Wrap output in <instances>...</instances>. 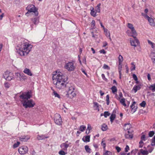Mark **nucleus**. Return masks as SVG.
I'll return each instance as SVG.
<instances>
[{
	"instance_id": "1",
	"label": "nucleus",
	"mask_w": 155,
	"mask_h": 155,
	"mask_svg": "<svg viewBox=\"0 0 155 155\" xmlns=\"http://www.w3.org/2000/svg\"><path fill=\"white\" fill-rule=\"evenodd\" d=\"M68 77L60 72L56 71L53 74V84L58 89H65L67 91L65 97L72 98L76 96L73 84L67 82Z\"/></svg>"
},
{
	"instance_id": "2",
	"label": "nucleus",
	"mask_w": 155,
	"mask_h": 155,
	"mask_svg": "<svg viewBox=\"0 0 155 155\" xmlns=\"http://www.w3.org/2000/svg\"><path fill=\"white\" fill-rule=\"evenodd\" d=\"M32 91H30L22 93L19 97L23 106L25 108H32L35 105V102L32 99H29L32 97Z\"/></svg>"
},
{
	"instance_id": "3",
	"label": "nucleus",
	"mask_w": 155,
	"mask_h": 155,
	"mask_svg": "<svg viewBox=\"0 0 155 155\" xmlns=\"http://www.w3.org/2000/svg\"><path fill=\"white\" fill-rule=\"evenodd\" d=\"M32 46L28 43H24L17 52L21 56L27 55L31 51Z\"/></svg>"
},
{
	"instance_id": "4",
	"label": "nucleus",
	"mask_w": 155,
	"mask_h": 155,
	"mask_svg": "<svg viewBox=\"0 0 155 155\" xmlns=\"http://www.w3.org/2000/svg\"><path fill=\"white\" fill-rule=\"evenodd\" d=\"M26 10H29V12H33L35 16H37L38 15V9L36 8L34 5H30L26 8Z\"/></svg>"
},
{
	"instance_id": "5",
	"label": "nucleus",
	"mask_w": 155,
	"mask_h": 155,
	"mask_svg": "<svg viewBox=\"0 0 155 155\" xmlns=\"http://www.w3.org/2000/svg\"><path fill=\"white\" fill-rule=\"evenodd\" d=\"M64 67L68 71H71L74 70L75 67L74 65V62L71 61L66 63Z\"/></svg>"
},
{
	"instance_id": "6",
	"label": "nucleus",
	"mask_w": 155,
	"mask_h": 155,
	"mask_svg": "<svg viewBox=\"0 0 155 155\" xmlns=\"http://www.w3.org/2000/svg\"><path fill=\"white\" fill-rule=\"evenodd\" d=\"M54 121L55 124L58 125L61 124L62 123V119L61 116L58 114H56L54 115Z\"/></svg>"
},
{
	"instance_id": "7",
	"label": "nucleus",
	"mask_w": 155,
	"mask_h": 155,
	"mask_svg": "<svg viewBox=\"0 0 155 155\" xmlns=\"http://www.w3.org/2000/svg\"><path fill=\"white\" fill-rule=\"evenodd\" d=\"M28 149L26 146H23L19 147L18 151L21 154H24L28 152Z\"/></svg>"
},
{
	"instance_id": "8",
	"label": "nucleus",
	"mask_w": 155,
	"mask_h": 155,
	"mask_svg": "<svg viewBox=\"0 0 155 155\" xmlns=\"http://www.w3.org/2000/svg\"><path fill=\"white\" fill-rule=\"evenodd\" d=\"M133 38L134 39V40L130 41V44L131 46L136 47L139 45V42L138 40L136 38V36H133Z\"/></svg>"
},
{
	"instance_id": "9",
	"label": "nucleus",
	"mask_w": 155,
	"mask_h": 155,
	"mask_svg": "<svg viewBox=\"0 0 155 155\" xmlns=\"http://www.w3.org/2000/svg\"><path fill=\"white\" fill-rule=\"evenodd\" d=\"M127 26L130 29L131 32H132L133 35L135 36L137 35V33L134 27H133V25L130 23H128L127 24Z\"/></svg>"
},
{
	"instance_id": "10",
	"label": "nucleus",
	"mask_w": 155,
	"mask_h": 155,
	"mask_svg": "<svg viewBox=\"0 0 155 155\" xmlns=\"http://www.w3.org/2000/svg\"><path fill=\"white\" fill-rule=\"evenodd\" d=\"M133 130H128L127 133L125 135V137L129 139H132L133 137Z\"/></svg>"
},
{
	"instance_id": "11",
	"label": "nucleus",
	"mask_w": 155,
	"mask_h": 155,
	"mask_svg": "<svg viewBox=\"0 0 155 155\" xmlns=\"http://www.w3.org/2000/svg\"><path fill=\"white\" fill-rule=\"evenodd\" d=\"M30 138L29 135H24L19 137V140L21 141L26 142Z\"/></svg>"
},
{
	"instance_id": "12",
	"label": "nucleus",
	"mask_w": 155,
	"mask_h": 155,
	"mask_svg": "<svg viewBox=\"0 0 155 155\" xmlns=\"http://www.w3.org/2000/svg\"><path fill=\"white\" fill-rule=\"evenodd\" d=\"M130 108L131 109V111L133 113H134L137 110V104L135 101H134L132 104L130 106Z\"/></svg>"
},
{
	"instance_id": "13",
	"label": "nucleus",
	"mask_w": 155,
	"mask_h": 155,
	"mask_svg": "<svg viewBox=\"0 0 155 155\" xmlns=\"http://www.w3.org/2000/svg\"><path fill=\"white\" fill-rule=\"evenodd\" d=\"M145 17L147 18L148 20L150 25L152 26H154L155 25V23L154 22V20L153 19L149 17L147 15H146Z\"/></svg>"
},
{
	"instance_id": "14",
	"label": "nucleus",
	"mask_w": 155,
	"mask_h": 155,
	"mask_svg": "<svg viewBox=\"0 0 155 155\" xmlns=\"http://www.w3.org/2000/svg\"><path fill=\"white\" fill-rule=\"evenodd\" d=\"M31 20L32 22L35 25H37L39 22V17H35L31 18Z\"/></svg>"
},
{
	"instance_id": "15",
	"label": "nucleus",
	"mask_w": 155,
	"mask_h": 155,
	"mask_svg": "<svg viewBox=\"0 0 155 155\" xmlns=\"http://www.w3.org/2000/svg\"><path fill=\"white\" fill-rule=\"evenodd\" d=\"M141 86L142 85L140 84H139L137 85H135L132 89V91H134L135 93H136L138 90H139L141 88Z\"/></svg>"
},
{
	"instance_id": "16",
	"label": "nucleus",
	"mask_w": 155,
	"mask_h": 155,
	"mask_svg": "<svg viewBox=\"0 0 155 155\" xmlns=\"http://www.w3.org/2000/svg\"><path fill=\"white\" fill-rule=\"evenodd\" d=\"M131 127V125L130 123L126 124L124 125V130H133L130 129Z\"/></svg>"
},
{
	"instance_id": "17",
	"label": "nucleus",
	"mask_w": 155,
	"mask_h": 155,
	"mask_svg": "<svg viewBox=\"0 0 155 155\" xmlns=\"http://www.w3.org/2000/svg\"><path fill=\"white\" fill-rule=\"evenodd\" d=\"M69 146V145L66 143H63L61 144L60 146V147L64 150H66Z\"/></svg>"
},
{
	"instance_id": "18",
	"label": "nucleus",
	"mask_w": 155,
	"mask_h": 155,
	"mask_svg": "<svg viewBox=\"0 0 155 155\" xmlns=\"http://www.w3.org/2000/svg\"><path fill=\"white\" fill-rule=\"evenodd\" d=\"M23 72L25 74L30 76H32L33 75L32 73L30 70L28 68H25L23 71Z\"/></svg>"
},
{
	"instance_id": "19",
	"label": "nucleus",
	"mask_w": 155,
	"mask_h": 155,
	"mask_svg": "<svg viewBox=\"0 0 155 155\" xmlns=\"http://www.w3.org/2000/svg\"><path fill=\"white\" fill-rule=\"evenodd\" d=\"M10 74H12V73L9 72L8 71H6V72L3 74V78L5 79L9 76V75Z\"/></svg>"
},
{
	"instance_id": "20",
	"label": "nucleus",
	"mask_w": 155,
	"mask_h": 155,
	"mask_svg": "<svg viewBox=\"0 0 155 155\" xmlns=\"http://www.w3.org/2000/svg\"><path fill=\"white\" fill-rule=\"evenodd\" d=\"M19 78L20 81H22L23 80L25 81L26 80L27 78L25 75L23 74H21Z\"/></svg>"
},
{
	"instance_id": "21",
	"label": "nucleus",
	"mask_w": 155,
	"mask_h": 155,
	"mask_svg": "<svg viewBox=\"0 0 155 155\" xmlns=\"http://www.w3.org/2000/svg\"><path fill=\"white\" fill-rule=\"evenodd\" d=\"M9 75V76L6 78L5 79L7 80L10 81L13 78V75L12 73L10 74V75Z\"/></svg>"
},
{
	"instance_id": "22",
	"label": "nucleus",
	"mask_w": 155,
	"mask_h": 155,
	"mask_svg": "<svg viewBox=\"0 0 155 155\" xmlns=\"http://www.w3.org/2000/svg\"><path fill=\"white\" fill-rule=\"evenodd\" d=\"M101 5V3H99L96 7L95 10L97 12H99V13L100 12Z\"/></svg>"
},
{
	"instance_id": "23",
	"label": "nucleus",
	"mask_w": 155,
	"mask_h": 155,
	"mask_svg": "<svg viewBox=\"0 0 155 155\" xmlns=\"http://www.w3.org/2000/svg\"><path fill=\"white\" fill-rule=\"evenodd\" d=\"M140 152L143 155H147L148 154L147 150H143V149L140 150Z\"/></svg>"
},
{
	"instance_id": "24",
	"label": "nucleus",
	"mask_w": 155,
	"mask_h": 155,
	"mask_svg": "<svg viewBox=\"0 0 155 155\" xmlns=\"http://www.w3.org/2000/svg\"><path fill=\"white\" fill-rule=\"evenodd\" d=\"M52 95H54L55 97H58L59 99L61 98V97L60 95L55 91H54Z\"/></svg>"
},
{
	"instance_id": "25",
	"label": "nucleus",
	"mask_w": 155,
	"mask_h": 155,
	"mask_svg": "<svg viewBox=\"0 0 155 155\" xmlns=\"http://www.w3.org/2000/svg\"><path fill=\"white\" fill-rule=\"evenodd\" d=\"M119 100L120 102L122 105L124 106H126V104L125 103V98H123L120 99Z\"/></svg>"
},
{
	"instance_id": "26",
	"label": "nucleus",
	"mask_w": 155,
	"mask_h": 155,
	"mask_svg": "<svg viewBox=\"0 0 155 155\" xmlns=\"http://www.w3.org/2000/svg\"><path fill=\"white\" fill-rule=\"evenodd\" d=\"M96 12H97L95 11L94 8H93L91 10L90 14L92 16L95 17L96 16Z\"/></svg>"
},
{
	"instance_id": "27",
	"label": "nucleus",
	"mask_w": 155,
	"mask_h": 155,
	"mask_svg": "<svg viewBox=\"0 0 155 155\" xmlns=\"http://www.w3.org/2000/svg\"><path fill=\"white\" fill-rule=\"evenodd\" d=\"M85 149L87 153H91V150L89 148L88 145H86L85 146Z\"/></svg>"
},
{
	"instance_id": "28",
	"label": "nucleus",
	"mask_w": 155,
	"mask_h": 155,
	"mask_svg": "<svg viewBox=\"0 0 155 155\" xmlns=\"http://www.w3.org/2000/svg\"><path fill=\"white\" fill-rule=\"evenodd\" d=\"M85 140H84V138L82 139L85 142H89L90 140V136L89 135L86 136H85Z\"/></svg>"
},
{
	"instance_id": "29",
	"label": "nucleus",
	"mask_w": 155,
	"mask_h": 155,
	"mask_svg": "<svg viewBox=\"0 0 155 155\" xmlns=\"http://www.w3.org/2000/svg\"><path fill=\"white\" fill-rule=\"evenodd\" d=\"M121 64L122 63H119V64L118 65L119 73V75L120 76L121 75V71L122 68V65Z\"/></svg>"
},
{
	"instance_id": "30",
	"label": "nucleus",
	"mask_w": 155,
	"mask_h": 155,
	"mask_svg": "<svg viewBox=\"0 0 155 155\" xmlns=\"http://www.w3.org/2000/svg\"><path fill=\"white\" fill-rule=\"evenodd\" d=\"M149 88L150 90H152V91L154 92L155 91V84L151 85L149 87Z\"/></svg>"
},
{
	"instance_id": "31",
	"label": "nucleus",
	"mask_w": 155,
	"mask_h": 155,
	"mask_svg": "<svg viewBox=\"0 0 155 155\" xmlns=\"http://www.w3.org/2000/svg\"><path fill=\"white\" fill-rule=\"evenodd\" d=\"M48 137H45L44 135H38L37 137V138L38 140H41L43 139H44L46 138H47Z\"/></svg>"
},
{
	"instance_id": "32",
	"label": "nucleus",
	"mask_w": 155,
	"mask_h": 155,
	"mask_svg": "<svg viewBox=\"0 0 155 155\" xmlns=\"http://www.w3.org/2000/svg\"><path fill=\"white\" fill-rule=\"evenodd\" d=\"M116 117V115L115 114H112L110 117V121L111 123H112L113 121V120H114L115 118Z\"/></svg>"
},
{
	"instance_id": "33",
	"label": "nucleus",
	"mask_w": 155,
	"mask_h": 155,
	"mask_svg": "<svg viewBox=\"0 0 155 155\" xmlns=\"http://www.w3.org/2000/svg\"><path fill=\"white\" fill-rule=\"evenodd\" d=\"M94 107L95 108V109L96 110H99V107L98 106V104L96 102H94Z\"/></svg>"
},
{
	"instance_id": "34",
	"label": "nucleus",
	"mask_w": 155,
	"mask_h": 155,
	"mask_svg": "<svg viewBox=\"0 0 155 155\" xmlns=\"http://www.w3.org/2000/svg\"><path fill=\"white\" fill-rule=\"evenodd\" d=\"M111 90H112V93H114L115 92H117V89L115 86H113L111 88Z\"/></svg>"
},
{
	"instance_id": "35",
	"label": "nucleus",
	"mask_w": 155,
	"mask_h": 155,
	"mask_svg": "<svg viewBox=\"0 0 155 155\" xmlns=\"http://www.w3.org/2000/svg\"><path fill=\"white\" fill-rule=\"evenodd\" d=\"M107 126L106 125L104 124L102 125L101 129L103 131H105V130H107Z\"/></svg>"
},
{
	"instance_id": "36",
	"label": "nucleus",
	"mask_w": 155,
	"mask_h": 155,
	"mask_svg": "<svg viewBox=\"0 0 155 155\" xmlns=\"http://www.w3.org/2000/svg\"><path fill=\"white\" fill-rule=\"evenodd\" d=\"M123 60V57L120 55L118 57V61L119 63H122V62Z\"/></svg>"
},
{
	"instance_id": "37",
	"label": "nucleus",
	"mask_w": 155,
	"mask_h": 155,
	"mask_svg": "<svg viewBox=\"0 0 155 155\" xmlns=\"http://www.w3.org/2000/svg\"><path fill=\"white\" fill-rule=\"evenodd\" d=\"M126 33L127 34V35L129 36H132L133 37V36H135V35H134L132 34V32L131 33L130 31L128 30L127 31Z\"/></svg>"
},
{
	"instance_id": "38",
	"label": "nucleus",
	"mask_w": 155,
	"mask_h": 155,
	"mask_svg": "<svg viewBox=\"0 0 155 155\" xmlns=\"http://www.w3.org/2000/svg\"><path fill=\"white\" fill-rule=\"evenodd\" d=\"M148 42L149 44L151 45V47L152 48H154L155 47V44L154 43H153L149 40H148Z\"/></svg>"
},
{
	"instance_id": "39",
	"label": "nucleus",
	"mask_w": 155,
	"mask_h": 155,
	"mask_svg": "<svg viewBox=\"0 0 155 155\" xmlns=\"http://www.w3.org/2000/svg\"><path fill=\"white\" fill-rule=\"evenodd\" d=\"M86 129V127L84 125H81L80 126L79 130L81 132L84 131Z\"/></svg>"
},
{
	"instance_id": "40",
	"label": "nucleus",
	"mask_w": 155,
	"mask_h": 155,
	"mask_svg": "<svg viewBox=\"0 0 155 155\" xmlns=\"http://www.w3.org/2000/svg\"><path fill=\"white\" fill-rule=\"evenodd\" d=\"M131 64L132 65L131 68V71H133L135 69V66L134 64V62H132L131 63Z\"/></svg>"
},
{
	"instance_id": "41",
	"label": "nucleus",
	"mask_w": 155,
	"mask_h": 155,
	"mask_svg": "<svg viewBox=\"0 0 155 155\" xmlns=\"http://www.w3.org/2000/svg\"><path fill=\"white\" fill-rule=\"evenodd\" d=\"M151 145L152 146H155V136L152 139V142Z\"/></svg>"
},
{
	"instance_id": "42",
	"label": "nucleus",
	"mask_w": 155,
	"mask_h": 155,
	"mask_svg": "<svg viewBox=\"0 0 155 155\" xmlns=\"http://www.w3.org/2000/svg\"><path fill=\"white\" fill-rule=\"evenodd\" d=\"M106 101L107 102V105H109V96L108 95H107L106 96Z\"/></svg>"
},
{
	"instance_id": "43",
	"label": "nucleus",
	"mask_w": 155,
	"mask_h": 155,
	"mask_svg": "<svg viewBox=\"0 0 155 155\" xmlns=\"http://www.w3.org/2000/svg\"><path fill=\"white\" fill-rule=\"evenodd\" d=\"M119 97H116V98L118 100H119L123 97V94L121 92L119 93Z\"/></svg>"
},
{
	"instance_id": "44",
	"label": "nucleus",
	"mask_w": 155,
	"mask_h": 155,
	"mask_svg": "<svg viewBox=\"0 0 155 155\" xmlns=\"http://www.w3.org/2000/svg\"><path fill=\"white\" fill-rule=\"evenodd\" d=\"M110 115V114L108 111H105L104 114V115L105 117L106 118L107 116H109Z\"/></svg>"
},
{
	"instance_id": "45",
	"label": "nucleus",
	"mask_w": 155,
	"mask_h": 155,
	"mask_svg": "<svg viewBox=\"0 0 155 155\" xmlns=\"http://www.w3.org/2000/svg\"><path fill=\"white\" fill-rule=\"evenodd\" d=\"M20 143V142L17 141L16 143H15L13 145V147L14 148H15L18 147Z\"/></svg>"
},
{
	"instance_id": "46",
	"label": "nucleus",
	"mask_w": 155,
	"mask_h": 155,
	"mask_svg": "<svg viewBox=\"0 0 155 155\" xmlns=\"http://www.w3.org/2000/svg\"><path fill=\"white\" fill-rule=\"evenodd\" d=\"M154 132L153 131H150L148 134L149 136L150 137H152L154 134Z\"/></svg>"
},
{
	"instance_id": "47",
	"label": "nucleus",
	"mask_w": 155,
	"mask_h": 155,
	"mask_svg": "<svg viewBox=\"0 0 155 155\" xmlns=\"http://www.w3.org/2000/svg\"><path fill=\"white\" fill-rule=\"evenodd\" d=\"M146 104V102L143 101L140 104V105L141 107H144L145 106Z\"/></svg>"
},
{
	"instance_id": "48",
	"label": "nucleus",
	"mask_w": 155,
	"mask_h": 155,
	"mask_svg": "<svg viewBox=\"0 0 155 155\" xmlns=\"http://www.w3.org/2000/svg\"><path fill=\"white\" fill-rule=\"evenodd\" d=\"M58 153L61 155H65L66 154L65 152L63 150L60 151L58 152Z\"/></svg>"
},
{
	"instance_id": "49",
	"label": "nucleus",
	"mask_w": 155,
	"mask_h": 155,
	"mask_svg": "<svg viewBox=\"0 0 155 155\" xmlns=\"http://www.w3.org/2000/svg\"><path fill=\"white\" fill-rule=\"evenodd\" d=\"M143 142L142 140H140L139 143V147L140 148L142 147L143 145Z\"/></svg>"
},
{
	"instance_id": "50",
	"label": "nucleus",
	"mask_w": 155,
	"mask_h": 155,
	"mask_svg": "<svg viewBox=\"0 0 155 155\" xmlns=\"http://www.w3.org/2000/svg\"><path fill=\"white\" fill-rule=\"evenodd\" d=\"M103 68L104 69H107L108 70H109L110 69V68L106 64H104L103 66Z\"/></svg>"
},
{
	"instance_id": "51",
	"label": "nucleus",
	"mask_w": 155,
	"mask_h": 155,
	"mask_svg": "<svg viewBox=\"0 0 155 155\" xmlns=\"http://www.w3.org/2000/svg\"><path fill=\"white\" fill-rule=\"evenodd\" d=\"M91 27L94 28L95 25V21L94 20H92L91 23Z\"/></svg>"
},
{
	"instance_id": "52",
	"label": "nucleus",
	"mask_w": 155,
	"mask_h": 155,
	"mask_svg": "<svg viewBox=\"0 0 155 155\" xmlns=\"http://www.w3.org/2000/svg\"><path fill=\"white\" fill-rule=\"evenodd\" d=\"M148 147L149 148L148 149V152L150 153H151L153 150V148L151 147L148 146Z\"/></svg>"
},
{
	"instance_id": "53",
	"label": "nucleus",
	"mask_w": 155,
	"mask_h": 155,
	"mask_svg": "<svg viewBox=\"0 0 155 155\" xmlns=\"http://www.w3.org/2000/svg\"><path fill=\"white\" fill-rule=\"evenodd\" d=\"M101 77L102 79L106 81H107V79L106 78L105 76V75L104 74H102L101 75Z\"/></svg>"
},
{
	"instance_id": "54",
	"label": "nucleus",
	"mask_w": 155,
	"mask_h": 155,
	"mask_svg": "<svg viewBox=\"0 0 155 155\" xmlns=\"http://www.w3.org/2000/svg\"><path fill=\"white\" fill-rule=\"evenodd\" d=\"M4 86L5 87L8 88L10 87V84L8 83H5Z\"/></svg>"
},
{
	"instance_id": "55",
	"label": "nucleus",
	"mask_w": 155,
	"mask_h": 155,
	"mask_svg": "<svg viewBox=\"0 0 155 155\" xmlns=\"http://www.w3.org/2000/svg\"><path fill=\"white\" fill-rule=\"evenodd\" d=\"M104 32L106 33V35L107 36H109L110 34L107 31V29H104Z\"/></svg>"
},
{
	"instance_id": "56",
	"label": "nucleus",
	"mask_w": 155,
	"mask_h": 155,
	"mask_svg": "<svg viewBox=\"0 0 155 155\" xmlns=\"http://www.w3.org/2000/svg\"><path fill=\"white\" fill-rule=\"evenodd\" d=\"M145 136L144 134L141 137V140L143 141V140L145 141Z\"/></svg>"
},
{
	"instance_id": "57",
	"label": "nucleus",
	"mask_w": 155,
	"mask_h": 155,
	"mask_svg": "<svg viewBox=\"0 0 155 155\" xmlns=\"http://www.w3.org/2000/svg\"><path fill=\"white\" fill-rule=\"evenodd\" d=\"M133 78L135 81H137V80H138L137 78L136 75L135 74H133Z\"/></svg>"
},
{
	"instance_id": "58",
	"label": "nucleus",
	"mask_w": 155,
	"mask_h": 155,
	"mask_svg": "<svg viewBox=\"0 0 155 155\" xmlns=\"http://www.w3.org/2000/svg\"><path fill=\"white\" fill-rule=\"evenodd\" d=\"M129 150V147L128 145H127L126 147L125 148V151L126 152H127L128 151V150Z\"/></svg>"
},
{
	"instance_id": "59",
	"label": "nucleus",
	"mask_w": 155,
	"mask_h": 155,
	"mask_svg": "<svg viewBox=\"0 0 155 155\" xmlns=\"http://www.w3.org/2000/svg\"><path fill=\"white\" fill-rule=\"evenodd\" d=\"M101 145L103 146V148H105L106 146V144L104 143V141L103 140L101 142Z\"/></svg>"
},
{
	"instance_id": "60",
	"label": "nucleus",
	"mask_w": 155,
	"mask_h": 155,
	"mask_svg": "<svg viewBox=\"0 0 155 155\" xmlns=\"http://www.w3.org/2000/svg\"><path fill=\"white\" fill-rule=\"evenodd\" d=\"M116 149L118 152H119L121 151V148L119 147H116Z\"/></svg>"
},
{
	"instance_id": "61",
	"label": "nucleus",
	"mask_w": 155,
	"mask_h": 155,
	"mask_svg": "<svg viewBox=\"0 0 155 155\" xmlns=\"http://www.w3.org/2000/svg\"><path fill=\"white\" fill-rule=\"evenodd\" d=\"M99 52L101 53H103V54H105L106 53V51L103 49L100 50Z\"/></svg>"
},
{
	"instance_id": "62",
	"label": "nucleus",
	"mask_w": 155,
	"mask_h": 155,
	"mask_svg": "<svg viewBox=\"0 0 155 155\" xmlns=\"http://www.w3.org/2000/svg\"><path fill=\"white\" fill-rule=\"evenodd\" d=\"M151 56L152 58H155V53L154 52H152L151 53Z\"/></svg>"
},
{
	"instance_id": "63",
	"label": "nucleus",
	"mask_w": 155,
	"mask_h": 155,
	"mask_svg": "<svg viewBox=\"0 0 155 155\" xmlns=\"http://www.w3.org/2000/svg\"><path fill=\"white\" fill-rule=\"evenodd\" d=\"M103 47H106L107 45V43L106 41H104L103 43Z\"/></svg>"
},
{
	"instance_id": "64",
	"label": "nucleus",
	"mask_w": 155,
	"mask_h": 155,
	"mask_svg": "<svg viewBox=\"0 0 155 155\" xmlns=\"http://www.w3.org/2000/svg\"><path fill=\"white\" fill-rule=\"evenodd\" d=\"M91 128L90 125L88 124L87 128V130L90 131V130H91Z\"/></svg>"
}]
</instances>
